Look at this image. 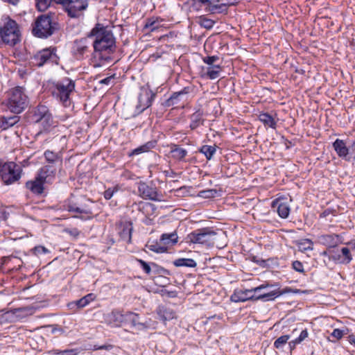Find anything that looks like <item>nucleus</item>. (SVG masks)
Listing matches in <instances>:
<instances>
[{"label": "nucleus", "instance_id": "35", "mask_svg": "<svg viewBox=\"0 0 355 355\" xmlns=\"http://www.w3.org/2000/svg\"><path fill=\"white\" fill-rule=\"evenodd\" d=\"M174 266L176 267H189V268H195L197 266L196 262L192 259H186V258H180L175 259L173 261Z\"/></svg>", "mask_w": 355, "mask_h": 355}, {"label": "nucleus", "instance_id": "58", "mask_svg": "<svg viewBox=\"0 0 355 355\" xmlns=\"http://www.w3.org/2000/svg\"><path fill=\"white\" fill-rule=\"evenodd\" d=\"M114 190L109 188L107 189V190L105 191L104 192V198L106 199V200H110V198H112V197L114 195Z\"/></svg>", "mask_w": 355, "mask_h": 355}, {"label": "nucleus", "instance_id": "29", "mask_svg": "<svg viewBox=\"0 0 355 355\" xmlns=\"http://www.w3.org/2000/svg\"><path fill=\"white\" fill-rule=\"evenodd\" d=\"M156 141H150L144 144V145H141L135 149H134L130 155H139L141 153H146L150 150L151 149L154 148L156 146Z\"/></svg>", "mask_w": 355, "mask_h": 355}, {"label": "nucleus", "instance_id": "4", "mask_svg": "<svg viewBox=\"0 0 355 355\" xmlns=\"http://www.w3.org/2000/svg\"><path fill=\"white\" fill-rule=\"evenodd\" d=\"M21 32L17 23L7 17V21L2 27L0 26V37L3 43L14 46L21 41Z\"/></svg>", "mask_w": 355, "mask_h": 355}, {"label": "nucleus", "instance_id": "47", "mask_svg": "<svg viewBox=\"0 0 355 355\" xmlns=\"http://www.w3.org/2000/svg\"><path fill=\"white\" fill-rule=\"evenodd\" d=\"M195 3H200L201 5L207 6V10L210 12L212 6H214L218 2V0H192Z\"/></svg>", "mask_w": 355, "mask_h": 355}, {"label": "nucleus", "instance_id": "53", "mask_svg": "<svg viewBox=\"0 0 355 355\" xmlns=\"http://www.w3.org/2000/svg\"><path fill=\"white\" fill-rule=\"evenodd\" d=\"M137 262H139L140 263V266H141V268L144 270V271L146 274H150V272H151V267H150L149 263H148L147 262L144 261L142 259H137Z\"/></svg>", "mask_w": 355, "mask_h": 355}, {"label": "nucleus", "instance_id": "43", "mask_svg": "<svg viewBox=\"0 0 355 355\" xmlns=\"http://www.w3.org/2000/svg\"><path fill=\"white\" fill-rule=\"evenodd\" d=\"M79 351L77 349H65L63 351L53 350L49 352V355H78Z\"/></svg>", "mask_w": 355, "mask_h": 355}, {"label": "nucleus", "instance_id": "10", "mask_svg": "<svg viewBox=\"0 0 355 355\" xmlns=\"http://www.w3.org/2000/svg\"><path fill=\"white\" fill-rule=\"evenodd\" d=\"M32 59L35 66L41 67L49 62L58 64L59 57L56 55V49L50 47L38 51Z\"/></svg>", "mask_w": 355, "mask_h": 355}, {"label": "nucleus", "instance_id": "9", "mask_svg": "<svg viewBox=\"0 0 355 355\" xmlns=\"http://www.w3.org/2000/svg\"><path fill=\"white\" fill-rule=\"evenodd\" d=\"M216 233L208 228H203L193 231L187 236V242L202 244L207 246L214 245V237Z\"/></svg>", "mask_w": 355, "mask_h": 355}, {"label": "nucleus", "instance_id": "31", "mask_svg": "<svg viewBox=\"0 0 355 355\" xmlns=\"http://www.w3.org/2000/svg\"><path fill=\"white\" fill-rule=\"evenodd\" d=\"M51 113L49 108L44 105H38L34 112V119L36 123H39L46 115Z\"/></svg>", "mask_w": 355, "mask_h": 355}, {"label": "nucleus", "instance_id": "39", "mask_svg": "<svg viewBox=\"0 0 355 355\" xmlns=\"http://www.w3.org/2000/svg\"><path fill=\"white\" fill-rule=\"evenodd\" d=\"M221 71V67L218 64L207 67V75L210 79H216L219 77Z\"/></svg>", "mask_w": 355, "mask_h": 355}, {"label": "nucleus", "instance_id": "32", "mask_svg": "<svg viewBox=\"0 0 355 355\" xmlns=\"http://www.w3.org/2000/svg\"><path fill=\"white\" fill-rule=\"evenodd\" d=\"M178 239L175 231L170 234H163L160 237V241L164 245H174L178 243Z\"/></svg>", "mask_w": 355, "mask_h": 355}, {"label": "nucleus", "instance_id": "37", "mask_svg": "<svg viewBox=\"0 0 355 355\" xmlns=\"http://www.w3.org/2000/svg\"><path fill=\"white\" fill-rule=\"evenodd\" d=\"M259 120L265 125L272 128H275L276 121L268 113H261L259 116Z\"/></svg>", "mask_w": 355, "mask_h": 355}, {"label": "nucleus", "instance_id": "26", "mask_svg": "<svg viewBox=\"0 0 355 355\" xmlns=\"http://www.w3.org/2000/svg\"><path fill=\"white\" fill-rule=\"evenodd\" d=\"M170 148V153L171 154L172 157L176 160L182 161L187 155V150L181 148L179 145L171 144Z\"/></svg>", "mask_w": 355, "mask_h": 355}, {"label": "nucleus", "instance_id": "48", "mask_svg": "<svg viewBox=\"0 0 355 355\" xmlns=\"http://www.w3.org/2000/svg\"><path fill=\"white\" fill-rule=\"evenodd\" d=\"M148 248L156 253H164L167 251V248L165 246H161L157 243L148 245Z\"/></svg>", "mask_w": 355, "mask_h": 355}, {"label": "nucleus", "instance_id": "60", "mask_svg": "<svg viewBox=\"0 0 355 355\" xmlns=\"http://www.w3.org/2000/svg\"><path fill=\"white\" fill-rule=\"evenodd\" d=\"M151 265H152L153 267L157 268V272H159V273L163 272V273L166 274V275L169 274V272L167 270H166V269H164V268H162V267L158 268V266L156 263H152Z\"/></svg>", "mask_w": 355, "mask_h": 355}, {"label": "nucleus", "instance_id": "5", "mask_svg": "<svg viewBox=\"0 0 355 355\" xmlns=\"http://www.w3.org/2000/svg\"><path fill=\"white\" fill-rule=\"evenodd\" d=\"M269 287H274V285L266 283L252 289L235 290L231 295L230 300L234 302H243L248 300L266 302V297H261L262 295H265V293L258 295L257 293Z\"/></svg>", "mask_w": 355, "mask_h": 355}, {"label": "nucleus", "instance_id": "1", "mask_svg": "<svg viewBox=\"0 0 355 355\" xmlns=\"http://www.w3.org/2000/svg\"><path fill=\"white\" fill-rule=\"evenodd\" d=\"M89 37L94 38V57L109 61L110 55L116 51V40L112 32L101 24H97L89 33Z\"/></svg>", "mask_w": 355, "mask_h": 355}, {"label": "nucleus", "instance_id": "22", "mask_svg": "<svg viewBox=\"0 0 355 355\" xmlns=\"http://www.w3.org/2000/svg\"><path fill=\"white\" fill-rule=\"evenodd\" d=\"M272 208L276 210L278 215L282 218H286L290 213L289 206L280 199H275L272 202Z\"/></svg>", "mask_w": 355, "mask_h": 355}, {"label": "nucleus", "instance_id": "14", "mask_svg": "<svg viewBox=\"0 0 355 355\" xmlns=\"http://www.w3.org/2000/svg\"><path fill=\"white\" fill-rule=\"evenodd\" d=\"M90 39L92 37H89L88 34L87 37L75 40L73 46V52L78 58H83L86 53L89 51V47L92 44Z\"/></svg>", "mask_w": 355, "mask_h": 355}, {"label": "nucleus", "instance_id": "27", "mask_svg": "<svg viewBox=\"0 0 355 355\" xmlns=\"http://www.w3.org/2000/svg\"><path fill=\"white\" fill-rule=\"evenodd\" d=\"M19 116L17 115H13L11 116H3L0 119V128L2 130H7L14 126L16 123L19 122Z\"/></svg>", "mask_w": 355, "mask_h": 355}, {"label": "nucleus", "instance_id": "8", "mask_svg": "<svg viewBox=\"0 0 355 355\" xmlns=\"http://www.w3.org/2000/svg\"><path fill=\"white\" fill-rule=\"evenodd\" d=\"M21 167L16 163L2 162L0 177L5 184L9 185L17 182L21 178Z\"/></svg>", "mask_w": 355, "mask_h": 355}, {"label": "nucleus", "instance_id": "59", "mask_svg": "<svg viewBox=\"0 0 355 355\" xmlns=\"http://www.w3.org/2000/svg\"><path fill=\"white\" fill-rule=\"evenodd\" d=\"M113 79H114V76H110L104 79L101 80L99 81V83L108 85L111 83V82L113 81Z\"/></svg>", "mask_w": 355, "mask_h": 355}, {"label": "nucleus", "instance_id": "2", "mask_svg": "<svg viewBox=\"0 0 355 355\" xmlns=\"http://www.w3.org/2000/svg\"><path fill=\"white\" fill-rule=\"evenodd\" d=\"M60 29L58 15L53 12L41 15L37 17L32 33L39 38H48Z\"/></svg>", "mask_w": 355, "mask_h": 355}, {"label": "nucleus", "instance_id": "64", "mask_svg": "<svg viewBox=\"0 0 355 355\" xmlns=\"http://www.w3.org/2000/svg\"><path fill=\"white\" fill-rule=\"evenodd\" d=\"M331 211L328 209H325L322 213L320 214V218H324L327 216L329 214H330Z\"/></svg>", "mask_w": 355, "mask_h": 355}, {"label": "nucleus", "instance_id": "56", "mask_svg": "<svg viewBox=\"0 0 355 355\" xmlns=\"http://www.w3.org/2000/svg\"><path fill=\"white\" fill-rule=\"evenodd\" d=\"M69 306H73V305H75L76 306L78 309H81V308H83L85 306H86L87 304V303L85 302V300L83 299V297L80 298V300H76L74 302H72L71 304H69Z\"/></svg>", "mask_w": 355, "mask_h": 355}, {"label": "nucleus", "instance_id": "40", "mask_svg": "<svg viewBox=\"0 0 355 355\" xmlns=\"http://www.w3.org/2000/svg\"><path fill=\"white\" fill-rule=\"evenodd\" d=\"M340 252L343 257L341 262L345 265L349 264L352 260V255L349 249L345 247L341 249Z\"/></svg>", "mask_w": 355, "mask_h": 355}, {"label": "nucleus", "instance_id": "61", "mask_svg": "<svg viewBox=\"0 0 355 355\" xmlns=\"http://www.w3.org/2000/svg\"><path fill=\"white\" fill-rule=\"evenodd\" d=\"M87 304H88L90 302L94 300V295L93 293H89L83 297Z\"/></svg>", "mask_w": 355, "mask_h": 355}, {"label": "nucleus", "instance_id": "17", "mask_svg": "<svg viewBox=\"0 0 355 355\" xmlns=\"http://www.w3.org/2000/svg\"><path fill=\"white\" fill-rule=\"evenodd\" d=\"M123 324H130L131 327H134L139 331L147 328V326L144 322L139 321V315L131 311L124 313Z\"/></svg>", "mask_w": 355, "mask_h": 355}, {"label": "nucleus", "instance_id": "33", "mask_svg": "<svg viewBox=\"0 0 355 355\" xmlns=\"http://www.w3.org/2000/svg\"><path fill=\"white\" fill-rule=\"evenodd\" d=\"M297 245L300 251L304 252L313 250V242L309 239H300L297 242Z\"/></svg>", "mask_w": 355, "mask_h": 355}, {"label": "nucleus", "instance_id": "12", "mask_svg": "<svg viewBox=\"0 0 355 355\" xmlns=\"http://www.w3.org/2000/svg\"><path fill=\"white\" fill-rule=\"evenodd\" d=\"M88 7L87 0H67L64 10L69 17L78 18Z\"/></svg>", "mask_w": 355, "mask_h": 355}, {"label": "nucleus", "instance_id": "52", "mask_svg": "<svg viewBox=\"0 0 355 355\" xmlns=\"http://www.w3.org/2000/svg\"><path fill=\"white\" fill-rule=\"evenodd\" d=\"M219 60L218 56L212 55V56H206L202 58V60L205 63L210 66L214 65V63Z\"/></svg>", "mask_w": 355, "mask_h": 355}, {"label": "nucleus", "instance_id": "23", "mask_svg": "<svg viewBox=\"0 0 355 355\" xmlns=\"http://www.w3.org/2000/svg\"><path fill=\"white\" fill-rule=\"evenodd\" d=\"M44 157L46 162L49 165H59L60 167L62 166V155L60 152L55 153L50 150H46L44 153Z\"/></svg>", "mask_w": 355, "mask_h": 355}, {"label": "nucleus", "instance_id": "30", "mask_svg": "<svg viewBox=\"0 0 355 355\" xmlns=\"http://www.w3.org/2000/svg\"><path fill=\"white\" fill-rule=\"evenodd\" d=\"M240 0H218V2L210 9V12L216 11L217 8H223L221 12H227V7L238 3Z\"/></svg>", "mask_w": 355, "mask_h": 355}, {"label": "nucleus", "instance_id": "57", "mask_svg": "<svg viewBox=\"0 0 355 355\" xmlns=\"http://www.w3.org/2000/svg\"><path fill=\"white\" fill-rule=\"evenodd\" d=\"M343 335L344 331L339 329H334L333 332L331 334V336L335 338L336 340L340 339L343 336Z\"/></svg>", "mask_w": 355, "mask_h": 355}, {"label": "nucleus", "instance_id": "36", "mask_svg": "<svg viewBox=\"0 0 355 355\" xmlns=\"http://www.w3.org/2000/svg\"><path fill=\"white\" fill-rule=\"evenodd\" d=\"M157 313L163 321L170 320L175 317V313L171 309H166L164 306L159 307Z\"/></svg>", "mask_w": 355, "mask_h": 355}, {"label": "nucleus", "instance_id": "15", "mask_svg": "<svg viewBox=\"0 0 355 355\" xmlns=\"http://www.w3.org/2000/svg\"><path fill=\"white\" fill-rule=\"evenodd\" d=\"M155 94L151 90H144L139 96L137 110L139 113L149 107Z\"/></svg>", "mask_w": 355, "mask_h": 355}, {"label": "nucleus", "instance_id": "50", "mask_svg": "<svg viewBox=\"0 0 355 355\" xmlns=\"http://www.w3.org/2000/svg\"><path fill=\"white\" fill-rule=\"evenodd\" d=\"M157 22L155 20L149 19L144 26V28H148L150 31L153 32L158 28L159 26L157 24Z\"/></svg>", "mask_w": 355, "mask_h": 355}, {"label": "nucleus", "instance_id": "34", "mask_svg": "<svg viewBox=\"0 0 355 355\" xmlns=\"http://www.w3.org/2000/svg\"><path fill=\"white\" fill-rule=\"evenodd\" d=\"M132 232V224L131 223H125L122 231L120 232V236L123 240L130 243L131 241Z\"/></svg>", "mask_w": 355, "mask_h": 355}, {"label": "nucleus", "instance_id": "41", "mask_svg": "<svg viewBox=\"0 0 355 355\" xmlns=\"http://www.w3.org/2000/svg\"><path fill=\"white\" fill-rule=\"evenodd\" d=\"M198 23L200 25V26H202L207 30H209L213 28V26L215 24V21L214 20L208 19L204 16H201L199 18Z\"/></svg>", "mask_w": 355, "mask_h": 355}, {"label": "nucleus", "instance_id": "20", "mask_svg": "<svg viewBox=\"0 0 355 355\" xmlns=\"http://www.w3.org/2000/svg\"><path fill=\"white\" fill-rule=\"evenodd\" d=\"M46 183L42 179L39 178L36 175L34 180L27 181L26 182V187L29 189L33 193L36 195H41L44 192V184Z\"/></svg>", "mask_w": 355, "mask_h": 355}, {"label": "nucleus", "instance_id": "21", "mask_svg": "<svg viewBox=\"0 0 355 355\" xmlns=\"http://www.w3.org/2000/svg\"><path fill=\"white\" fill-rule=\"evenodd\" d=\"M340 237L338 234H321L318 236V241L320 244L327 246L329 248H334L338 245V239Z\"/></svg>", "mask_w": 355, "mask_h": 355}, {"label": "nucleus", "instance_id": "63", "mask_svg": "<svg viewBox=\"0 0 355 355\" xmlns=\"http://www.w3.org/2000/svg\"><path fill=\"white\" fill-rule=\"evenodd\" d=\"M161 293L162 295H167L169 297H173L174 296V292L173 291H168L165 289H162Z\"/></svg>", "mask_w": 355, "mask_h": 355}, {"label": "nucleus", "instance_id": "19", "mask_svg": "<svg viewBox=\"0 0 355 355\" xmlns=\"http://www.w3.org/2000/svg\"><path fill=\"white\" fill-rule=\"evenodd\" d=\"M305 293V291H301L299 289H293L289 287L284 288L282 290L279 288L272 290L271 291H268L265 293L264 295H262L261 297H266V302L274 300L277 297L280 295L287 294V293Z\"/></svg>", "mask_w": 355, "mask_h": 355}, {"label": "nucleus", "instance_id": "28", "mask_svg": "<svg viewBox=\"0 0 355 355\" xmlns=\"http://www.w3.org/2000/svg\"><path fill=\"white\" fill-rule=\"evenodd\" d=\"M203 111L200 109L196 110L193 114L191 115V123L190 128L192 130L197 128L198 126L202 124L203 123Z\"/></svg>", "mask_w": 355, "mask_h": 355}, {"label": "nucleus", "instance_id": "16", "mask_svg": "<svg viewBox=\"0 0 355 355\" xmlns=\"http://www.w3.org/2000/svg\"><path fill=\"white\" fill-rule=\"evenodd\" d=\"M35 313V309L32 306H25L15 309L6 313L11 315L12 322H16L22 320L28 316L32 315Z\"/></svg>", "mask_w": 355, "mask_h": 355}, {"label": "nucleus", "instance_id": "38", "mask_svg": "<svg viewBox=\"0 0 355 355\" xmlns=\"http://www.w3.org/2000/svg\"><path fill=\"white\" fill-rule=\"evenodd\" d=\"M199 152L205 155L208 160H210L216 152V146L204 145L199 149Z\"/></svg>", "mask_w": 355, "mask_h": 355}, {"label": "nucleus", "instance_id": "24", "mask_svg": "<svg viewBox=\"0 0 355 355\" xmlns=\"http://www.w3.org/2000/svg\"><path fill=\"white\" fill-rule=\"evenodd\" d=\"M105 319L109 324H114L115 326L120 327L124 322V313L114 309L106 315Z\"/></svg>", "mask_w": 355, "mask_h": 355}, {"label": "nucleus", "instance_id": "13", "mask_svg": "<svg viewBox=\"0 0 355 355\" xmlns=\"http://www.w3.org/2000/svg\"><path fill=\"white\" fill-rule=\"evenodd\" d=\"M138 191L139 196L144 199L162 201L161 196L158 194L156 187H150L146 182H140L138 184Z\"/></svg>", "mask_w": 355, "mask_h": 355}, {"label": "nucleus", "instance_id": "6", "mask_svg": "<svg viewBox=\"0 0 355 355\" xmlns=\"http://www.w3.org/2000/svg\"><path fill=\"white\" fill-rule=\"evenodd\" d=\"M27 105L28 97L22 87H17L10 91L7 107L11 112L15 114L21 113Z\"/></svg>", "mask_w": 355, "mask_h": 355}, {"label": "nucleus", "instance_id": "45", "mask_svg": "<svg viewBox=\"0 0 355 355\" xmlns=\"http://www.w3.org/2000/svg\"><path fill=\"white\" fill-rule=\"evenodd\" d=\"M289 338H290L289 335H284V336L279 337L274 342V347L277 349L282 348L283 346H284L287 343Z\"/></svg>", "mask_w": 355, "mask_h": 355}, {"label": "nucleus", "instance_id": "54", "mask_svg": "<svg viewBox=\"0 0 355 355\" xmlns=\"http://www.w3.org/2000/svg\"><path fill=\"white\" fill-rule=\"evenodd\" d=\"M293 268L300 273H304V266L301 261H294L292 263Z\"/></svg>", "mask_w": 355, "mask_h": 355}, {"label": "nucleus", "instance_id": "46", "mask_svg": "<svg viewBox=\"0 0 355 355\" xmlns=\"http://www.w3.org/2000/svg\"><path fill=\"white\" fill-rule=\"evenodd\" d=\"M52 0H36V8L40 12L45 11L51 4Z\"/></svg>", "mask_w": 355, "mask_h": 355}, {"label": "nucleus", "instance_id": "18", "mask_svg": "<svg viewBox=\"0 0 355 355\" xmlns=\"http://www.w3.org/2000/svg\"><path fill=\"white\" fill-rule=\"evenodd\" d=\"M57 166L46 164L40 168L37 175L46 183H50L55 178Z\"/></svg>", "mask_w": 355, "mask_h": 355}, {"label": "nucleus", "instance_id": "44", "mask_svg": "<svg viewBox=\"0 0 355 355\" xmlns=\"http://www.w3.org/2000/svg\"><path fill=\"white\" fill-rule=\"evenodd\" d=\"M218 191L216 189H211L200 191L198 196L203 198H211L217 196Z\"/></svg>", "mask_w": 355, "mask_h": 355}, {"label": "nucleus", "instance_id": "11", "mask_svg": "<svg viewBox=\"0 0 355 355\" xmlns=\"http://www.w3.org/2000/svg\"><path fill=\"white\" fill-rule=\"evenodd\" d=\"M192 90L191 87H185L179 92H173L171 96L164 101L163 105L165 107L182 106L188 101L189 94Z\"/></svg>", "mask_w": 355, "mask_h": 355}, {"label": "nucleus", "instance_id": "55", "mask_svg": "<svg viewBox=\"0 0 355 355\" xmlns=\"http://www.w3.org/2000/svg\"><path fill=\"white\" fill-rule=\"evenodd\" d=\"M308 335L309 334L306 329L302 330L300 336L296 339H295V343H300L308 337Z\"/></svg>", "mask_w": 355, "mask_h": 355}, {"label": "nucleus", "instance_id": "62", "mask_svg": "<svg viewBox=\"0 0 355 355\" xmlns=\"http://www.w3.org/2000/svg\"><path fill=\"white\" fill-rule=\"evenodd\" d=\"M159 280H162V283H167V282L168 281V279H166V277H163L162 276H159V277H157L155 279V282L156 284H157L159 282Z\"/></svg>", "mask_w": 355, "mask_h": 355}, {"label": "nucleus", "instance_id": "25", "mask_svg": "<svg viewBox=\"0 0 355 355\" xmlns=\"http://www.w3.org/2000/svg\"><path fill=\"white\" fill-rule=\"evenodd\" d=\"M333 147L340 157L345 158L349 154V148L347 147L345 142L340 139H336L333 143Z\"/></svg>", "mask_w": 355, "mask_h": 355}, {"label": "nucleus", "instance_id": "7", "mask_svg": "<svg viewBox=\"0 0 355 355\" xmlns=\"http://www.w3.org/2000/svg\"><path fill=\"white\" fill-rule=\"evenodd\" d=\"M74 89L75 83L69 78H64L55 83L53 94L60 100L64 107H69L71 104L69 96Z\"/></svg>", "mask_w": 355, "mask_h": 355}, {"label": "nucleus", "instance_id": "42", "mask_svg": "<svg viewBox=\"0 0 355 355\" xmlns=\"http://www.w3.org/2000/svg\"><path fill=\"white\" fill-rule=\"evenodd\" d=\"M39 123L42 124L44 130H46L53 125V119L52 114L49 113L46 115L42 120H40Z\"/></svg>", "mask_w": 355, "mask_h": 355}, {"label": "nucleus", "instance_id": "49", "mask_svg": "<svg viewBox=\"0 0 355 355\" xmlns=\"http://www.w3.org/2000/svg\"><path fill=\"white\" fill-rule=\"evenodd\" d=\"M32 252L35 255L39 256L42 254L49 253V250L42 245H37L32 249Z\"/></svg>", "mask_w": 355, "mask_h": 355}, {"label": "nucleus", "instance_id": "3", "mask_svg": "<svg viewBox=\"0 0 355 355\" xmlns=\"http://www.w3.org/2000/svg\"><path fill=\"white\" fill-rule=\"evenodd\" d=\"M93 204V201L85 197L72 198L69 200L66 205V209L69 212L80 214V216L74 215L73 217L75 218H78L84 220H89L93 216L92 207Z\"/></svg>", "mask_w": 355, "mask_h": 355}, {"label": "nucleus", "instance_id": "51", "mask_svg": "<svg viewBox=\"0 0 355 355\" xmlns=\"http://www.w3.org/2000/svg\"><path fill=\"white\" fill-rule=\"evenodd\" d=\"M342 259H343V257H342L341 254L339 253H336L334 251H333V252H331V255L329 256V259L332 260L336 263L343 264V263L341 262Z\"/></svg>", "mask_w": 355, "mask_h": 355}]
</instances>
